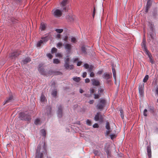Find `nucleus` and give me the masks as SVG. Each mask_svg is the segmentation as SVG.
Returning a JSON list of instances; mask_svg holds the SVG:
<instances>
[{
	"mask_svg": "<svg viewBox=\"0 0 158 158\" xmlns=\"http://www.w3.org/2000/svg\"><path fill=\"white\" fill-rule=\"evenodd\" d=\"M150 111L151 113H153L154 112V108L152 107L150 109Z\"/></svg>",
	"mask_w": 158,
	"mask_h": 158,
	"instance_id": "obj_61",
	"label": "nucleus"
},
{
	"mask_svg": "<svg viewBox=\"0 0 158 158\" xmlns=\"http://www.w3.org/2000/svg\"><path fill=\"white\" fill-rule=\"evenodd\" d=\"M95 14V7H94V10H93V18H94V17Z\"/></svg>",
	"mask_w": 158,
	"mask_h": 158,
	"instance_id": "obj_51",
	"label": "nucleus"
},
{
	"mask_svg": "<svg viewBox=\"0 0 158 158\" xmlns=\"http://www.w3.org/2000/svg\"><path fill=\"white\" fill-rule=\"evenodd\" d=\"M90 91L91 94H93L94 93L95 90L94 89H90Z\"/></svg>",
	"mask_w": 158,
	"mask_h": 158,
	"instance_id": "obj_59",
	"label": "nucleus"
},
{
	"mask_svg": "<svg viewBox=\"0 0 158 158\" xmlns=\"http://www.w3.org/2000/svg\"><path fill=\"white\" fill-rule=\"evenodd\" d=\"M144 84L143 83L139 84V91L140 96L143 97L144 95Z\"/></svg>",
	"mask_w": 158,
	"mask_h": 158,
	"instance_id": "obj_4",
	"label": "nucleus"
},
{
	"mask_svg": "<svg viewBox=\"0 0 158 158\" xmlns=\"http://www.w3.org/2000/svg\"><path fill=\"white\" fill-rule=\"evenodd\" d=\"M105 151L108 157H111V151L109 146H105Z\"/></svg>",
	"mask_w": 158,
	"mask_h": 158,
	"instance_id": "obj_10",
	"label": "nucleus"
},
{
	"mask_svg": "<svg viewBox=\"0 0 158 158\" xmlns=\"http://www.w3.org/2000/svg\"><path fill=\"white\" fill-rule=\"evenodd\" d=\"M46 28L45 25L44 23H41L40 26V29L41 31H44L45 30Z\"/></svg>",
	"mask_w": 158,
	"mask_h": 158,
	"instance_id": "obj_26",
	"label": "nucleus"
},
{
	"mask_svg": "<svg viewBox=\"0 0 158 158\" xmlns=\"http://www.w3.org/2000/svg\"><path fill=\"white\" fill-rule=\"evenodd\" d=\"M110 137L111 139H113L115 137V135H110Z\"/></svg>",
	"mask_w": 158,
	"mask_h": 158,
	"instance_id": "obj_60",
	"label": "nucleus"
},
{
	"mask_svg": "<svg viewBox=\"0 0 158 158\" xmlns=\"http://www.w3.org/2000/svg\"><path fill=\"white\" fill-rule=\"evenodd\" d=\"M47 56L50 59H51L53 57V56L50 53H48L47 54Z\"/></svg>",
	"mask_w": 158,
	"mask_h": 158,
	"instance_id": "obj_48",
	"label": "nucleus"
},
{
	"mask_svg": "<svg viewBox=\"0 0 158 158\" xmlns=\"http://www.w3.org/2000/svg\"><path fill=\"white\" fill-rule=\"evenodd\" d=\"M146 42L145 40L144 39H143V41L141 43V46L143 50L145 52V53L148 56L150 62L152 64L154 63V61L152 58V57L151 54L150 53L149 51L148 50L146 46Z\"/></svg>",
	"mask_w": 158,
	"mask_h": 158,
	"instance_id": "obj_2",
	"label": "nucleus"
},
{
	"mask_svg": "<svg viewBox=\"0 0 158 158\" xmlns=\"http://www.w3.org/2000/svg\"><path fill=\"white\" fill-rule=\"evenodd\" d=\"M45 99V97L44 95L42 94L40 97V100L41 102H44Z\"/></svg>",
	"mask_w": 158,
	"mask_h": 158,
	"instance_id": "obj_38",
	"label": "nucleus"
},
{
	"mask_svg": "<svg viewBox=\"0 0 158 158\" xmlns=\"http://www.w3.org/2000/svg\"><path fill=\"white\" fill-rule=\"evenodd\" d=\"M93 152L96 156H99L101 154L100 152L95 149L93 150Z\"/></svg>",
	"mask_w": 158,
	"mask_h": 158,
	"instance_id": "obj_23",
	"label": "nucleus"
},
{
	"mask_svg": "<svg viewBox=\"0 0 158 158\" xmlns=\"http://www.w3.org/2000/svg\"><path fill=\"white\" fill-rule=\"evenodd\" d=\"M156 94L158 96V86L156 87Z\"/></svg>",
	"mask_w": 158,
	"mask_h": 158,
	"instance_id": "obj_57",
	"label": "nucleus"
},
{
	"mask_svg": "<svg viewBox=\"0 0 158 158\" xmlns=\"http://www.w3.org/2000/svg\"><path fill=\"white\" fill-rule=\"evenodd\" d=\"M63 40L65 42H67L68 41V37L67 36H65Z\"/></svg>",
	"mask_w": 158,
	"mask_h": 158,
	"instance_id": "obj_53",
	"label": "nucleus"
},
{
	"mask_svg": "<svg viewBox=\"0 0 158 158\" xmlns=\"http://www.w3.org/2000/svg\"><path fill=\"white\" fill-rule=\"evenodd\" d=\"M147 110L146 109H145L143 111V114L145 116H147Z\"/></svg>",
	"mask_w": 158,
	"mask_h": 158,
	"instance_id": "obj_46",
	"label": "nucleus"
},
{
	"mask_svg": "<svg viewBox=\"0 0 158 158\" xmlns=\"http://www.w3.org/2000/svg\"><path fill=\"white\" fill-rule=\"evenodd\" d=\"M94 120L96 121L99 120L101 122L103 120L102 115L100 114V112H98L94 117Z\"/></svg>",
	"mask_w": 158,
	"mask_h": 158,
	"instance_id": "obj_7",
	"label": "nucleus"
},
{
	"mask_svg": "<svg viewBox=\"0 0 158 158\" xmlns=\"http://www.w3.org/2000/svg\"><path fill=\"white\" fill-rule=\"evenodd\" d=\"M112 69L113 76V77H114L115 81H116V72H115V70L114 69V67L113 66H112Z\"/></svg>",
	"mask_w": 158,
	"mask_h": 158,
	"instance_id": "obj_22",
	"label": "nucleus"
},
{
	"mask_svg": "<svg viewBox=\"0 0 158 158\" xmlns=\"http://www.w3.org/2000/svg\"><path fill=\"white\" fill-rule=\"evenodd\" d=\"M69 63L64 64V66L66 69H72L73 68V65H69Z\"/></svg>",
	"mask_w": 158,
	"mask_h": 158,
	"instance_id": "obj_14",
	"label": "nucleus"
},
{
	"mask_svg": "<svg viewBox=\"0 0 158 158\" xmlns=\"http://www.w3.org/2000/svg\"><path fill=\"white\" fill-rule=\"evenodd\" d=\"M78 58H74L73 59V62H75L76 61H78Z\"/></svg>",
	"mask_w": 158,
	"mask_h": 158,
	"instance_id": "obj_64",
	"label": "nucleus"
},
{
	"mask_svg": "<svg viewBox=\"0 0 158 158\" xmlns=\"http://www.w3.org/2000/svg\"><path fill=\"white\" fill-rule=\"evenodd\" d=\"M10 20L13 23H15L16 21V20L13 17L11 18Z\"/></svg>",
	"mask_w": 158,
	"mask_h": 158,
	"instance_id": "obj_44",
	"label": "nucleus"
},
{
	"mask_svg": "<svg viewBox=\"0 0 158 158\" xmlns=\"http://www.w3.org/2000/svg\"><path fill=\"white\" fill-rule=\"evenodd\" d=\"M53 63L56 64H58L60 63V61L58 59H55L53 60Z\"/></svg>",
	"mask_w": 158,
	"mask_h": 158,
	"instance_id": "obj_36",
	"label": "nucleus"
},
{
	"mask_svg": "<svg viewBox=\"0 0 158 158\" xmlns=\"http://www.w3.org/2000/svg\"><path fill=\"white\" fill-rule=\"evenodd\" d=\"M41 39L36 44L37 47H40L42 44H44V43L47 42L48 40V38L47 36L41 38Z\"/></svg>",
	"mask_w": 158,
	"mask_h": 158,
	"instance_id": "obj_5",
	"label": "nucleus"
},
{
	"mask_svg": "<svg viewBox=\"0 0 158 158\" xmlns=\"http://www.w3.org/2000/svg\"><path fill=\"white\" fill-rule=\"evenodd\" d=\"M119 111H120V113L121 117V118L123 119L124 118V114H123V110L122 109H120V110Z\"/></svg>",
	"mask_w": 158,
	"mask_h": 158,
	"instance_id": "obj_33",
	"label": "nucleus"
},
{
	"mask_svg": "<svg viewBox=\"0 0 158 158\" xmlns=\"http://www.w3.org/2000/svg\"><path fill=\"white\" fill-rule=\"evenodd\" d=\"M147 152L148 157L150 158L151 157V149L150 146H148L147 147Z\"/></svg>",
	"mask_w": 158,
	"mask_h": 158,
	"instance_id": "obj_18",
	"label": "nucleus"
},
{
	"mask_svg": "<svg viewBox=\"0 0 158 158\" xmlns=\"http://www.w3.org/2000/svg\"><path fill=\"white\" fill-rule=\"evenodd\" d=\"M62 7H63L62 11H64L65 12H66L67 11V7L65 6H62Z\"/></svg>",
	"mask_w": 158,
	"mask_h": 158,
	"instance_id": "obj_54",
	"label": "nucleus"
},
{
	"mask_svg": "<svg viewBox=\"0 0 158 158\" xmlns=\"http://www.w3.org/2000/svg\"><path fill=\"white\" fill-rule=\"evenodd\" d=\"M87 75V73L86 72H85L83 73L82 77L83 78H85L86 77Z\"/></svg>",
	"mask_w": 158,
	"mask_h": 158,
	"instance_id": "obj_52",
	"label": "nucleus"
},
{
	"mask_svg": "<svg viewBox=\"0 0 158 158\" xmlns=\"http://www.w3.org/2000/svg\"><path fill=\"white\" fill-rule=\"evenodd\" d=\"M68 0H63L61 3V6H65L68 4Z\"/></svg>",
	"mask_w": 158,
	"mask_h": 158,
	"instance_id": "obj_21",
	"label": "nucleus"
},
{
	"mask_svg": "<svg viewBox=\"0 0 158 158\" xmlns=\"http://www.w3.org/2000/svg\"><path fill=\"white\" fill-rule=\"evenodd\" d=\"M70 59L69 57L64 58V64L69 63Z\"/></svg>",
	"mask_w": 158,
	"mask_h": 158,
	"instance_id": "obj_35",
	"label": "nucleus"
},
{
	"mask_svg": "<svg viewBox=\"0 0 158 158\" xmlns=\"http://www.w3.org/2000/svg\"><path fill=\"white\" fill-rule=\"evenodd\" d=\"M52 14L56 17H60L62 15V11L58 9H54L52 11Z\"/></svg>",
	"mask_w": 158,
	"mask_h": 158,
	"instance_id": "obj_6",
	"label": "nucleus"
},
{
	"mask_svg": "<svg viewBox=\"0 0 158 158\" xmlns=\"http://www.w3.org/2000/svg\"><path fill=\"white\" fill-rule=\"evenodd\" d=\"M94 66L92 65H90L89 67L88 70V71L89 72H92L94 69Z\"/></svg>",
	"mask_w": 158,
	"mask_h": 158,
	"instance_id": "obj_32",
	"label": "nucleus"
},
{
	"mask_svg": "<svg viewBox=\"0 0 158 158\" xmlns=\"http://www.w3.org/2000/svg\"><path fill=\"white\" fill-rule=\"evenodd\" d=\"M35 123L36 125L40 124L41 123L40 120L39 118L36 119L35 121Z\"/></svg>",
	"mask_w": 158,
	"mask_h": 158,
	"instance_id": "obj_27",
	"label": "nucleus"
},
{
	"mask_svg": "<svg viewBox=\"0 0 158 158\" xmlns=\"http://www.w3.org/2000/svg\"><path fill=\"white\" fill-rule=\"evenodd\" d=\"M81 50L82 52L85 54H87V52H86V49L84 46H83L82 47H81Z\"/></svg>",
	"mask_w": 158,
	"mask_h": 158,
	"instance_id": "obj_28",
	"label": "nucleus"
},
{
	"mask_svg": "<svg viewBox=\"0 0 158 158\" xmlns=\"http://www.w3.org/2000/svg\"><path fill=\"white\" fill-rule=\"evenodd\" d=\"M47 110V113L48 114H50L51 113L52 109L50 106H48L46 108Z\"/></svg>",
	"mask_w": 158,
	"mask_h": 158,
	"instance_id": "obj_29",
	"label": "nucleus"
},
{
	"mask_svg": "<svg viewBox=\"0 0 158 158\" xmlns=\"http://www.w3.org/2000/svg\"><path fill=\"white\" fill-rule=\"evenodd\" d=\"M66 19L69 21L72 22L74 20V17L71 15H68L66 16Z\"/></svg>",
	"mask_w": 158,
	"mask_h": 158,
	"instance_id": "obj_19",
	"label": "nucleus"
},
{
	"mask_svg": "<svg viewBox=\"0 0 158 158\" xmlns=\"http://www.w3.org/2000/svg\"><path fill=\"white\" fill-rule=\"evenodd\" d=\"M90 76L91 77H94V73L93 72H90Z\"/></svg>",
	"mask_w": 158,
	"mask_h": 158,
	"instance_id": "obj_55",
	"label": "nucleus"
},
{
	"mask_svg": "<svg viewBox=\"0 0 158 158\" xmlns=\"http://www.w3.org/2000/svg\"><path fill=\"white\" fill-rule=\"evenodd\" d=\"M84 66L86 69H88L89 67V66L88 64H85Z\"/></svg>",
	"mask_w": 158,
	"mask_h": 158,
	"instance_id": "obj_49",
	"label": "nucleus"
},
{
	"mask_svg": "<svg viewBox=\"0 0 158 158\" xmlns=\"http://www.w3.org/2000/svg\"><path fill=\"white\" fill-rule=\"evenodd\" d=\"M31 61V60L30 58L27 57L23 61L24 64H27L28 62H30Z\"/></svg>",
	"mask_w": 158,
	"mask_h": 158,
	"instance_id": "obj_25",
	"label": "nucleus"
},
{
	"mask_svg": "<svg viewBox=\"0 0 158 158\" xmlns=\"http://www.w3.org/2000/svg\"><path fill=\"white\" fill-rule=\"evenodd\" d=\"M106 101L104 99H100L98 101V102L96 106L97 109L102 110L106 104Z\"/></svg>",
	"mask_w": 158,
	"mask_h": 158,
	"instance_id": "obj_3",
	"label": "nucleus"
},
{
	"mask_svg": "<svg viewBox=\"0 0 158 158\" xmlns=\"http://www.w3.org/2000/svg\"><path fill=\"white\" fill-rule=\"evenodd\" d=\"M148 78H149L148 75H146L143 79V82L144 83L146 82L148 80Z\"/></svg>",
	"mask_w": 158,
	"mask_h": 158,
	"instance_id": "obj_31",
	"label": "nucleus"
},
{
	"mask_svg": "<svg viewBox=\"0 0 158 158\" xmlns=\"http://www.w3.org/2000/svg\"><path fill=\"white\" fill-rule=\"evenodd\" d=\"M38 70L43 75L44 74V69L43 68L40 67L39 68Z\"/></svg>",
	"mask_w": 158,
	"mask_h": 158,
	"instance_id": "obj_24",
	"label": "nucleus"
},
{
	"mask_svg": "<svg viewBox=\"0 0 158 158\" xmlns=\"http://www.w3.org/2000/svg\"><path fill=\"white\" fill-rule=\"evenodd\" d=\"M82 63V62H81V61H79V62H78L77 63V66H80L81 64Z\"/></svg>",
	"mask_w": 158,
	"mask_h": 158,
	"instance_id": "obj_62",
	"label": "nucleus"
},
{
	"mask_svg": "<svg viewBox=\"0 0 158 158\" xmlns=\"http://www.w3.org/2000/svg\"><path fill=\"white\" fill-rule=\"evenodd\" d=\"M55 31L58 33H60L63 31V30L62 29H56Z\"/></svg>",
	"mask_w": 158,
	"mask_h": 158,
	"instance_id": "obj_37",
	"label": "nucleus"
},
{
	"mask_svg": "<svg viewBox=\"0 0 158 158\" xmlns=\"http://www.w3.org/2000/svg\"><path fill=\"white\" fill-rule=\"evenodd\" d=\"M91 81L93 85L94 86H98L100 85V83L98 80L93 79H91Z\"/></svg>",
	"mask_w": 158,
	"mask_h": 158,
	"instance_id": "obj_13",
	"label": "nucleus"
},
{
	"mask_svg": "<svg viewBox=\"0 0 158 158\" xmlns=\"http://www.w3.org/2000/svg\"><path fill=\"white\" fill-rule=\"evenodd\" d=\"M56 56L59 57H62V55L60 53H57L56 54Z\"/></svg>",
	"mask_w": 158,
	"mask_h": 158,
	"instance_id": "obj_63",
	"label": "nucleus"
},
{
	"mask_svg": "<svg viewBox=\"0 0 158 158\" xmlns=\"http://www.w3.org/2000/svg\"><path fill=\"white\" fill-rule=\"evenodd\" d=\"M41 132L43 136H45L46 135V132L45 131L44 129H42L41 131Z\"/></svg>",
	"mask_w": 158,
	"mask_h": 158,
	"instance_id": "obj_40",
	"label": "nucleus"
},
{
	"mask_svg": "<svg viewBox=\"0 0 158 158\" xmlns=\"http://www.w3.org/2000/svg\"><path fill=\"white\" fill-rule=\"evenodd\" d=\"M13 100V96H10L3 103V105H5L6 103L11 102Z\"/></svg>",
	"mask_w": 158,
	"mask_h": 158,
	"instance_id": "obj_16",
	"label": "nucleus"
},
{
	"mask_svg": "<svg viewBox=\"0 0 158 158\" xmlns=\"http://www.w3.org/2000/svg\"><path fill=\"white\" fill-rule=\"evenodd\" d=\"M63 107L61 105L58 106V116L60 118L62 116Z\"/></svg>",
	"mask_w": 158,
	"mask_h": 158,
	"instance_id": "obj_12",
	"label": "nucleus"
},
{
	"mask_svg": "<svg viewBox=\"0 0 158 158\" xmlns=\"http://www.w3.org/2000/svg\"><path fill=\"white\" fill-rule=\"evenodd\" d=\"M157 11V10H154L152 12V17L154 19H156L158 16Z\"/></svg>",
	"mask_w": 158,
	"mask_h": 158,
	"instance_id": "obj_20",
	"label": "nucleus"
},
{
	"mask_svg": "<svg viewBox=\"0 0 158 158\" xmlns=\"http://www.w3.org/2000/svg\"><path fill=\"white\" fill-rule=\"evenodd\" d=\"M106 128L107 130H109L110 129V123L108 121L106 122Z\"/></svg>",
	"mask_w": 158,
	"mask_h": 158,
	"instance_id": "obj_30",
	"label": "nucleus"
},
{
	"mask_svg": "<svg viewBox=\"0 0 158 158\" xmlns=\"http://www.w3.org/2000/svg\"><path fill=\"white\" fill-rule=\"evenodd\" d=\"M111 76V73L110 74L109 73H105L103 75V78L107 80L110 78Z\"/></svg>",
	"mask_w": 158,
	"mask_h": 158,
	"instance_id": "obj_17",
	"label": "nucleus"
},
{
	"mask_svg": "<svg viewBox=\"0 0 158 158\" xmlns=\"http://www.w3.org/2000/svg\"><path fill=\"white\" fill-rule=\"evenodd\" d=\"M94 98L95 99H98L100 97V94H94Z\"/></svg>",
	"mask_w": 158,
	"mask_h": 158,
	"instance_id": "obj_47",
	"label": "nucleus"
},
{
	"mask_svg": "<svg viewBox=\"0 0 158 158\" xmlns=\"http://www.w3.org/2000/svg\"><path fill=\"white\" fill-rule=\"evenodd\" d=\"M57 49L55 48H52L51 50V52L52 53H54L56 52Z\"/></svg>",
	"mask_w": 158,
	"mask_h": 158,
	"instance_id": "obj_43",
	"label": "nucleus"
},
{
	"mask_svg": "<svg viewBox=\"0 0 158 158\" xmlns=\"http://www.w3.org/2000/svg\"><path fill=\"white\" fill-rule=\"evenodd\" d=\"M80 78L79 77H76L73 78V80L77 82H79L80 81Z\"/></svg>",
	"mask_w": 158,
	"mask_h": 158,
	"instance_id": "obj_34",
	"label": "nucleus"
},
{
	"mask_svg": "<svg viewBox=\"0 0 158 158\" xmlns=\"http://www.w3.org/2000/svg\"><path fill=\"white\" fill-rule=\"evenodd\" d=\"M57 91L56 90H54L53 91L52 93V95L53 97H56L57 95Z\"/></svg>",
	"mask_w": 158,
	"mask_h": 158,
	"instance_id": "obj_41",
	"label": "nucleus"
},
{
	"mask_svg": "<svg viewBox=\"0 0 158 158\" xmlns=\"http://www.w3.org/2000/svg\"><path fill=\"white\" fill-rule=\"evenodd\" d=\"M86 123L89 126L91 125V121L89 119H87L86 121Z\"/></svg>",
	"mask_w": 158,
	"mask_h": 158,
	"instance_id": "obj_42",
	"label": "nucleus"
},
{
	"mask_svg": "<svg viewBox=\"0 0 158 158\" xmlns=\"http://www.w3.org/2000/svg\"><path fill=\"white\" fill-rule=\"evenodd\" d=\"M152 5V3L150 0H148L147 2V6L145 10V12L147 13L149 9L150 8Z\"/></svg>",
	"mask_w": 158,
	"mask_h": 158,
	"instance_id": "obj_15",
	"label": "nucleus"
},
{
	"mask_svg": "<svg viewBox=\"0 0 158 158\" xmlns=\"http://www.w3.org/2000/svg\"><path fill=\"white\" fill-rule=\"evenodd\" d=\"M62 43L61 42H59L57 44V47L60 48L62 47Z\"/></svg>",
	"mask_w": 158,
	"mask_h": 158,
	"instance_id": "obj_45",
	"label": "nucleus"
},
{
	"mask_svg": "<svg viewBox=\"0 0 158 158\" xmlns=\"http://www.w3.org/2000/svg\"><path fill=\"white\" fill-rule=\"evenodd\" d=\"M103 91H104V89H102L101 88H100L99 89V90H98V92H99L100 93H103Z\"/></svg>",
	"mask_w": 158,
	"mask_h": 158,
	"instance_id": "obj_56",
	"label": "nucleus"
},
{
	"mask_svg": "<svg viewBox=\"0 0 158 158\" xmlns=\"http://www.w3.org/2000/svg\"><path fill=\"white\" fill-rule=\"evenodd\" d=\"M20 116L25 120L29 121L31 119V117L30 115L26 114L24 113H21Z\"/></svg>",
	"mask_w": 158,
	"mask_h": 158,
	"instance_id": "obj_9",
	"label": "nucleus"
},
{
	"mask_svg": "<svg viewBox=\"0 0 158 158\" xmlns=\"http://www.w3.org/2000/svg\"><path fill=\"white\" fill-rule=\"evenodd\" d=\"M19 54L20 53L18 52H15L10 54L9 57L12 59H14L18 56Z\"/></svg>",
	"mask_w": 158,
	"mask_h": 158,
	"instance_id": "obj_11",
	"label": "nucleus"
},
{
	"mask_svg": "<svg viewBox=\"0 0 158 158\" xmlns=\"http://www.w3.org/2000/svg\"><path fill=\"white\" fill-rule=\"evenodd\" d=\"M71 42L73 43H76L77 42L76 38L74 37H72L71 38Z\"/></svg>",
	"mask_w": 158,
	"mask_h": 158,
	"instance_id": "obj_39",
	"label": "nucleus"
},
{
	"mask_svg": "<svg viewBox=\"0 0 158 158\" xmlns=\"http://www.w3.org/2000/svg\"><path fill=\"white\" fill-rule=\"evenodd\" d=\"M90 80L88 78H86L85 80V82L86 83H89L90 82Z\"/></svg>",
	"mask_w": 158,
	"mask_h": 158,
	"instance_id": "obj_58",
	"label": "nucleus"
},
{
	"mask_svg": "<svg viewBox=\"0 0 158 158\" xmlns=\"http://www.w3.org/2000/svg\"><path fill=\"white\" fill-rule=\"evenodd\" d=\"M65 49L68 53H70L72 48V46L70 44H66L64 45Z\"/></svg>",
	"mask_w": 158,
	"mask_h": 158,
	"instance_id": "obj_8",
	"label": "nucleus"
},
{
	"mask_svg": "<svg viewBox=\"0 0 158 158\" xmlns=\"http://www.w3.org/2000/svg\"><path fill=\"white\" fill-rule=\"evenodd\" d=\"M93 127L94 128H98L99 127V126L98 123H96L93 125Z\"/></svg>",
	"mask_w": 158,
	"mask_h": 158,
	"instance_id": "obj_50",
	"label": "nucleus"
},
{
	"mask_svg": "<svg viewBox=\"0 0 158 158\" xmlns=\"http://www.w3.org/2000/svg\"><path fill=\"white\" fill-rule=\"evenodd\" d=\"M47 151L46 148L44 147L43 148H41L40 145L38 146L36 150L35 158H44V155H45Z\"/></svg>",
	"mask_w": 158,
	"mask_h": 158,
	"instance_id": "obj_1",
	"label": "nucleus"
}]
</instances>
